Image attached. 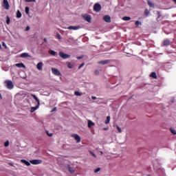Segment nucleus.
<instances>
[{
  "label": "nucleus",
  "instance_id": "53",
  "mask_svg": "<svg viewBox=\"0 0 176 176\" xmlns=\"http://www.w3.org/2000/svg\"><path fill=\"white\" fill-rule=\"evenodd\" d=\"M101 155H102V151H100Z\"/></svg>",
  "mask_w": 176,
  "mask_h": 176
},
{
  "label": "nucleus",
  "instance_id": "28",
  "mask_svg": "<svg viewBox=\"0 0 176 176\" xmlns=\"http://www.w3.org/2000/svg\"><path fill=\"white\" fill-rule=\"evenodd\" d=\"M144 16H149V11L148 9H146L144 11Z\"/></svg>",
  "mask_w": 176,
  "mask_h": 176
},
{
  "label": "nucleus",
  "instance_id": "32",
  "mask_svg": "<svg viewBox=\"0 0 176 176\" xmlns=\"http://www.w3.org/2000/svg\"><path fill=\"white\" fill-rule=\"evenodd\" d=\"M150 78H155V72H151V74H150Z\"/></svg>",
  "mask_w": 176,
  "mask_h": 176
},
{
  "label": "nucleus",
  "instance_id": "38",
  "mask_svg": "<svg viewBox=\"0 0 176 176\" xmlns=\"http://www.w3.org/2000/svg\"><path fill=\"white\" fill-rule=\"evenodd\" d=\"M158 17L157 18V21H159V19H160V12H157Z\"/></svg>",
  "mask_w": 176,
  "mask_h": 176
},
{
  "label": "nucleus",
  "instance_id": "25",
  "mask_svg": "<svg viewBox=\"0 0 176 176\" xmlns=\"http://www.w3.org/2000/svg\"><path fill=\"white\" fill-rule=\"evenodd\" d=\"M67 67L69 68V69H72V68H74V65H72L71 63H68Z\"/></svg>",
  "mask_w": 176,
  "mask_h": 176
},
{
  "label": "nucleus",
  "instance_id": "19",
  "mask_svg": "<svg viewBox=\"0 0 176 176\" xmlns=\"http://www.w3.org/2000/svg\"><path fill=\"white\" fill-rule=\"evenodd\" d=\"M93 126H94V122H93V121L89 120H88V127H89V129H90Z\"/></svg>",
  "mask_w": 176,
  "mask_h": 176
},
{
  "label": "nucleus",
  "instance_id": "17",
  "mask_svg": "<svg viewBox=\"0 0 176 176\" xmlns=\"http://www.w3.org/2000/svg\"><path fill=\"white\" fill-rule=\"evenodd\" d=\"M67 167L70 174H74V173H75V169L71 167V166L68 165Z\"/></svg>",
  "mask_w": 176,
  "mask_h": 176
},
{
  "label": "nucleus",
  "instance_id": "5",
  "mask_svg": "<svg viewBox=\"0 0 176 176\" xmlns=\"http://www.w3.org/2000/svg\"><path fill=\"white\" fill-rule=\"evenodd\" d=\"M94 10L95 12H100L101 10V4L96 3L94 6Z\"/></svg>",
  "mask_w": 176,
  "mask_h": 176
},
{
  "label": "nucleus",
  "instance_id": "10",
  "mask_svg": "<svg viewBox=\"0 0 176 176\" xmlns=\"http://www.w3.org/2000/svg\"><path fill=\"white\" fill-rule=\"evenodd\" d=\"M83 17L88 23H91V16L90 15H84Z\"/></svg>",
  "mask_w": 176,
  "mask_h": 176
},
{
  "label": "nucleus",
  "instance_id": "31",
  "mask_svg": "<svg viewBox=\"0 0 176 176\" xmlns=\"http://www.w3.org/2000/svg\"><path fill=\"white\" fill-rule=\"evenodd\" d=\"M56 38L57 39H58L59 41H61V35L60 34H56Z\"/></svg>",
  "mask_w": 176,
  "mask_h": 176
},
{
  "label": "nucleus",
  "instance_id": "50",
  "mask_svg": "<svg viewBox=\"0 0 176 176\" xmlns=\"http://www.w3.org/2000/svg\"><path fill=\"white\" fill-rule=\"evenodd\" d=\"M56 109H57V108L54 107L52 111H56Z\"/></svg>",
  "mask_w": 176,
  "mask_h": 176
},
{
  "label": "nucleus",
  "instance_id": "33",
  "mask_svg": "<svg viewBox=\"0 0 176 176\" xmlns=\"http://www.w3.org/2000/svg\"><path fill=\"white\" fill-rule=\"evenodd\" d=\"M74 94L75 96H82V94H80L79 91H75Z\"/></svg>",
  "mask_w": 176,
  "mask_h": 176
},
{
  "label": "nucleus",
  "instance_id": "29",
  "mask_svg": "<svg viewBox=\"0 0 176 176\" xmlns=\"http://www.w3.org/2000/svg\"><path fill=\"white\" fill-rule=\"evenodd\" d=\"M135 24L136 27H138L139 25H141V21H136Z\"/></svg>",
  "mask_w": 176,
  "mask_h": 176
},
{
  "label": "nucleus",
  "instance_id": "42",
  "mask_svg": "<svg viewBox=\"0 0 176 176\" xmlns=\"http://www.w3.org/2000/svg\"><path fill=\"white\" fill-rule=\"evenodd\" d=\"M30 30H31V28H30V26H27L25 28V31H30Z\"/></svg>",
  "mask_w": 176,
  "mask_h": 176
},
{
  "label": "nucleus",
  "instance_id": "52",
  "mask_svg": "<svg viewBox=\"0 0 176 176\" xmlns=\"http://www.w3.org/2000/svg\"><path fill=\"white\" fill-rule=\"evenodd\" d=\"M1 47H2V45H1V44H0V49H1Z\"/></svg>",
  "mask_w": 176,
  "mask_h": 176
},
{
  "label": "nucleus",
  "instance_id": "47",
  "mask_svg": "<svg viewBox=\"0 0 176 176\" xmlns=\"http://www.w3.org/2000/svg\"><path fill=\"white\" fill-rule=\"evenodd\" d=\"M103 130H104L105 131H107V130H108V127H107V128H104Z\"/></svg>",
  "mask_w": 176,
  "mask_h": 176
},
{
  "label": "nucleus",
  "instance_id": "13",
  "mask_svg": "<svg viewBox=\"0 0 176 176\" xmlns=\"http://www.w3.org/2000/svg\"><path fill=\"white\" fill-rule=\"evenodd\" d=\"M43 67V63L42 62H39L36 65V68L37 69H38V71H42Z\"/></svg>",
  "mask_w": 176,
  "mask_h": 176
},
{
  "label": "nucleus",
  "instance_id": "20",
  "mask_svg": "<svg viewBox=\"0 0 176 176\" xmlns=\"http://www.w3.org/2000/svg\"><path fill=\"white\" fill-rule=\"evenodd\" d=\"M147 3H148V6H150V8H155V4H153V3L152 1H151L150 0H148L147 1Z\"/></svg>",
  "mask_w": 176,
  "mask_h": 176
},
{
  "label": "nucleus",
  "instance_id": "2",
  "mask_svg": "<svg viewBox=\"0 0 176 176\" xmlns=\"http://www.w3.org/2000/svg\"><path fill=\"white\" fill-rule=\"evenodd\" d=\"M5 83L7 89H8L9 90H12V89L14 87V85H13L12 80H6L5 81Z\"/></svg>",
  "mask_w": 176,
  "mask_h": 176
},
{
  "label": "nucleus",
  "instance_id": "12",
  "mask_svg": "<svg viewBox=\"0 0 176 176\" xmlns=\"http://www.w3.org/2000/svg\"><path fill=\"white\" fill-rule=\"evenodd\" d=\"M72 137L76 140V142H80V136L78 134H73Z\"/></svg>",
  "mask_w": 176,
  "mask_h": 176
},
{
  "label": "nucleus",
  "instance_id": "45",
  "mask_svg": "<svg viewBox=\"0 0 176 176\" xmlns=\"http://www.w3.org/2000/svg\"><path fill=\"white\" fill-rule=\"evenodd\" d=\"M92 100H97V97L96 96H91Z\"/></svg>",
  "mask_w": 176,
  "mask_h": 176
},
{
  "label": "nucleus",
  "instance_id": "3",
  "mask_svg": "<svg viewBox=\"0 0 176 176\" xmlns=\"http://www.w3.org/2000/svg\"><path fill=\"white\" fill-rule=\"evenodd\" d=\"M59 56L60 57H61V58H63L64 60H67V58H69V57H71V55L65 54L63 52H59Z\"/></svg>",
  "mask_w": 176,
  "mask_h": 176
},
{
  "label": "nucleus",
  "instance_id": "8",
  "mask_svg": "<svg viewBox=\"0 0 176 176\" xmlns=\"http://www.w3.org/2000/svg\"><path fill=\"white\" fill-rule=\"evenodd\" d=\"M30 163L32 164H34V165L41 164L42 163V160H32L30 161Z\"/></svg>",
  "mask_w": 176,
  "mask_h": 176
},
{
  "label": "nucleus",
  "instance_id": "40",
  "mask_svg": "<svg viewBox=\"0 0 176 176\" xmlns=\"http://www.w3.org/2000/svg\"><path fill=\"white\" fill-rule=\"evenodd\" d=\"M2 46H3V47H6V49H8V46H6V43H3Z\"/></svg>",
  "mask_w": 176,
  "mask_h": 176
},
{
  "label": "nucleus",
  "instance_id": "23",
  "mask_svg": "<svg viewBox=\"0 0 176 176\" xmlns=\"http://www.w3.org/2000/svg\"><path fill=\"white\" fill-rule=\"evenodd\" d=\"M111 121V117L110 116H107V120L105 121V124H109V122Z\"/></svg>",
  "mask_w": 176,
  "mask_h": 176
},
{
  "label": "nucleus",
  "instance_id": "48",
  "mask_svg": "<svg viewBox=\"0 0 176 176\" xmlns=\"http://www.w3.org/2000/svg\"><path fill=\"white\" fill-rule=\"evenodd\" d=\"M157 78V76H156V74H155V79Z\"/></svg>",
  "mask_w": 176,
  "mask_h": 176
},
{
  "label": "nucleus",
  "instance_id": "51",
  "mask_svg": "<svg viewBox=\"0 0 176 176\" xmlns=\"http://www.w3.org/2000/svg\"><path fill=\"white\" fill-rule=\"evenodd\" d=\"M77 58H78V60H80V58H82V57H77Z\"/></svg>",
  "mask_w": 176,
  "mask_h": 176
},
{
  "label": "nucleus",
  "instance_id": "6",
  "mask_svg": "<svg viewBox=\"0 0 176 176\" xmlns=\"http://www.w3.org/2000/svg\"><path fill=\"white\" fill-rule=\"evenodd\" d=\"M3 6L6 10H9V8H10V6H9V1H8V0H3Z\"/></svg>",
  "mask_w": 176,
  "mask_h": 176
},
{
  "label": "nucleus",
  "instance_id": "15",
  "mask_svg": "<svg viewBox=\"0 0 176 176\" xmlns=\"http://www.w3.org/2000/svg\"><path fill=\"white\" fill-rule=\"evenodd\" d=\"M170 40H168V38H166L165 39L164 41H163V46H168L170 45Z\"/></svg>",
  "mask_w": 176,
  "mask_h": 176
},
{
  "label": "nucleus",
  "instance_id": "9",
  "mask_svg": "<svg viewBox=\"0 0 176 176\" xmlns=\"http://www.w3.org/2000/svg\"><path fill=\"white\" fill-rule=\"evenodd\" d=\"M20 57L21 58H27L28 57H31V56L28 53L24 52L20 55Z\"/></svg>",
  "mask_w": 176,
  "mask_h": 176
},
{
  "label": "nucleus",
  "instance_id": "7",
  "mask_svg": "<svg viewBox=\"0 0 176 176\" xmlns=\"http://www.w3.org/2000/svg\"><path fill=\"white\" fill-rule=\"evenodd\" d=\"M80 28H82V26H80V25L69 26L67 28V30H73L74 31H76L78 30H80Z\"/></svg>",
  "mask_w": 176,
  "mask_h": 176
},
{
  "label": "nucleus",
  "instance_id": "44",
  "mask_svg": "<svg viewBox=\"0 0 176 176\" xmlns=\"http://www.w3.org/2000/svg\"><path fill=\"white\" fill-rule=\"evenodd\" d=\"M91 155H92V156H94V157H96V154L93 152H90Z\"/></svg>",
  "mask_w": 176,
  "mask_h": 176
},
{
  "label": "nucleus",
  "instance_id": "21",
  "mask_svg": "<svg viewBox=\"0 0 176 176\" xmlns=\"http://www.w3.org/2000/svg\"><path fill=\"white\" fill-rule=\"evenodd\" d=\"M122 20H124V21H130L131 18L130 16H124L122 17Z\"/></svg>",
  "mask_w": 176,
  "mask_h": 176
},
{
  "label": "nucleus",
  "instance_id": "36",
  "mask_svg": "<svg viewBox=\"0 0 176 176\" xmlns=\"http://www.w3.org/2000/svg\"><path fill=\"white\" fill-rule=\"evenodd\" d=\"M46 133H47L48 137H53V133H49L48 131H47Z\"/></svg>",
  "mask_w": 176,
  "mask_h": 176
},
{
  "label": "nucleus",
  "instance_id": "11",
  "mask_svg": "<svg viewBox=\"0 0 176 176\" xmlns=\"http://www.w3.org/2000/svg\"><path fill=\"white\" fill-rule=\"evenodd\" d=\"M103 20L106 21V23H111V16H109V15H105L103 16Z\"/></svg>",
  "mask_w": 176,
  "mask_h": 176
},
{
  "label": "nucleus",
  "instance_id": "37",
  "mask_svg": "<svg viewBox=\"0 0 176 176\" xmlns=\"http://www.w3.org/2000/svg\"><path fill=\"white\" fill-rule=\"evenodd\" d=\"M117 129H118V133H122V129H120V127L117 126Z\"/></svg>",
  "mask_w": 176,
  "mask_h": 176
},
{
  "label": "nucleus",
  "instance_id": "54",
  "mask_svg": "<svg viewBox=\"0 0 176 176\" xmlns=\"http://www.w3.org/2000/svg\"><path fill=\"white\" fill-rule=\"evenodd\" d=\"M44 41H46V38H44Z\"/></svg>",
  "mask_w": 176,
  "mask_h": 176
},
{
  "label": "nucleus",
  "instance_id": "22",
  "mask_svg": "<svg viewBox=\"0 0 176 176\" xmlns=\"http://www.w3.org/2000/svg\"><path fill=\"white\" fill-rule=\"evenodd\" d=\"M170 133H172V134H173L174 135H176V130L174 129V128H170Z\"/></svg>",
  "mask_w": 176,
  "mask_h": 176
},
{
  "label": "nucleus",
  "instance_id": "41",
  "mask_svg": "<svg viewBox=\"0 0 176 176\" xmlns=\"http://www.w3.org/2000/svg\"><path fill=\"white\" fill-rule=\"evenodd\" d=\"M25 2H35V0H25Z\"/></svg>",
  "mask_w": 176,
  "mask_h": 176
},
{
  "label": "nucleus",
  "instance_id": "18",
  "mask_svg": "<svg viewBox=\"0 0 176 176\" xmlns=\"http://www.w3.org/2000/svg\"><path fill=\"white\" fill-rule=\"evenodd\" d=\"M16 67H17L18 68H25V65H24L23 63L16 64Z\"/></svg>",
  "mask_w": 176,
  "mask_h": 176
},
{
  "label": "nucleus",
  "instance_id": "27",
  "mask_svg": "<svg viewBox=\"0 0 176 176\" xmlns=\"http://www.w3.org/2000/svg\"><path fill=\"white\" fill-rule=\"evenodd\" d=\"M50 54H51V56H56V51L50 50Z\"/></svg>",
  "mask_w": 176,
  "mask_h": 176
},
{
  "label": "nucleus",
  "instance_id": "43",
  "mask_svg": "<svg viewBox=\"0 0 176 176\" xmlns=\"http://www.w3.org/2000/svg\"><path fill=\"white\" fill-rule=\"evenodd\" d=\"M100 72L98 70L95 71V75H99Z\"/></svg>",
  "mask_w": 176,
  "mask_h": 176
},
{
  "label": "nucleus",
  "instance_id": "34",
  "mask_svg": "<svg viewBox=\"0 0 176 176\" xmlns=\"http://www.w3.org/2000/svg\"><path fill=\"white\" fill-rule=\"evenodd\" d=\"M4 146H6V147L9 146V142H8V140H7V141L4 143Z\"/></svg>",
  "mask_w": 176,
  "mask_h": 176
},
{
  "label": "nucleus",
  "instance_id": "46",
  "mask_svg": "<svg viewBox=\"0 0 176 176\" xmlns=\"http://www.w3.org/2000/svg\"><path fill=\"white\" fill-rule=\"evenodd\" d=\"M170 102H171L172 103H174V102H175V100H174V99H171V100H170Z\"/></svg>",
  "mask_w": 176,
  "mask_h": 176
},
{
  "label": "nucleus",
  "instance_id": "26",
  "mask_svg": "<svg viewBox=\"0 0 176 176\" xmlns=\"http://www.w3.org/2000/svg\"><path fill=\"white\" fill-rule=\"evenodd\" d=\"M6 24H10V18L8 16H6Z\"/></svg>",
  "mask_w": 176,
  "mask_h": 176
},
{
  "label": "nucleus",
  "instance_id": "35",
  "mask_svg": "<svg viewBox=\"0 0 176 176\" xmlns=\"http://www.w3.org/2000/svg\"><path fill=\"white\" fill-rule=\"evenodd\" d=\"M100 170H101V168H98L94 170V173H98Z\"/></svg>",
  "mask_w": 176,
  "mask_h": 176
},
{
  "label": "nucleus",
  "instance_id": "1",
  "mask_svg": "<svg viewBox=\"0 0 176 176\" xmlns=\"http://www.w3.org/2000/svg\"><path fill=\"white\" fill-rule=\"evenodd\" d=\"M31 96L37 102V105L36 107H31V109H30V112L32 113L35 112V111H36V109H38V108H39V105H41V102L39 101V99L38 98V97H36V96L32 94Z\"/></svg>",
  "mask_w": 176,
  "mask_h": 176
},
{
  "label": "nucleus",
  "instance_id": "24",
  "mask_svg": "<svg viewBox=\"0 0 176 176\" xmlns=\"http://www.w3.org/2000/svg\"><path fill=\"white\" fill-rule=\"evenodd\" d=\"M16 17L17 19H20L21 17V12H20V10L16 12Z\"/></svg>",
  "mask_w": 176,
  "mask_h": 176
},
{
  "label": "nucleus",
  "instance_id": "14",
  "mask_svg": "<svg viewBox=\"0 0 176 176\" xmlns=\"http://www.w3.org/2000/svg\"><path fill=\"white\" fill-rule=\"evenodd\" d=\"M98 64H101L102 65H105L106 64H109V60L99 61V62H98Z\"/></svg>",
  "mask_w": 176,
  "mask_h": 176
},
{
  "label": "nucleus",
  "instance_id": "49",
  "mask_svg": "<svg viewBox=\"0 0 176 176\" xmlns=\"http://www.w3.org/2000/svg\"><path fill=\"white\" fill-rule=\"evenodd\" d=\"M0 100H2V94H0Z\"/></svg>",
  "mask_w": 176,
  "mask_h": 176
},
{
  "label": "nucleus",
  "instance_id": "4",
  "mask_svg": "<svg viewBox=\"0 0 176 176\" xmlns=\"http://www.w3.org/2000/svg\"><path fill=\"white\" fill-rule=\"evenodd\" d=\"M51 69L54 75H56V76H61V73H60V71L58 69L52 67Z\"/></svg>",
  "mask_w": 176,
  "mask_h": 176
},
{
  "label": "nucleus",
  "instance_id": "39",
  "mask_svg": "<svg viewBox=\"0 0 176 176\" xmlns=\"http://www.w3.org/2000/svg\"><path fill=\"white\" fill-rule=\"evenodd\" d=\"M85 65V63H82L81 65H79L78 69H80V68L83 67Z\"/></svg>",
  "mask_w": 176,
  "mask_h": 176
},
{
  "label": "nucleus",
  "instance_id": "30",
  "mask_svg": "<svg viewBox=\"0 0 176 176\" xmlns=\"http://www.w3.org/2000/svg\"><path fill=\"white\" fill-rule=\"evenodd\" d=\"M25 10L26 14H28L30 13V8L26 7Z\"/></svg>",
  "mask_w": 176,
  "mask_h": 176
},
{
  "label": "nucleus",
  "instance_id": "16",
  "mask_svg": "<svg viewBox=\"0 0 176 176\" xmlns=\"http://www.w3.org/2000/svg\"><path fill=\"white\" fill-rule=\"evenodd\" d=\"M21 163H23V164H25V166H31V162H29L25 160H21Z\"/></svg>",
  "mask_w": 176,
  "mask_h": 176
}]
</instances>
